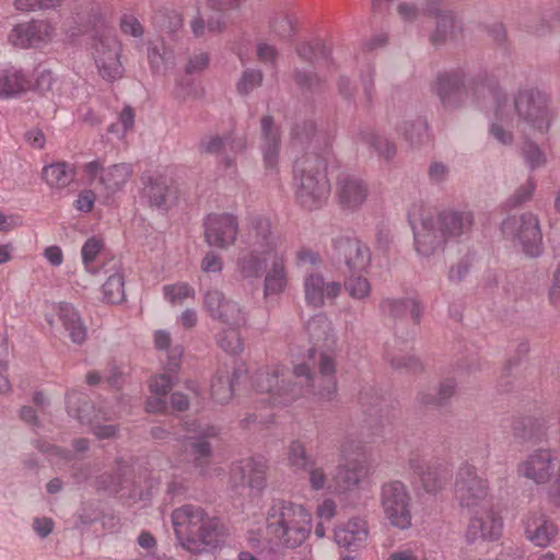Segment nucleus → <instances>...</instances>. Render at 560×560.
<instances>
[{
	"label": "nucleus",
	"mask_w": 560,
	"mask_h": 560,
	"mask_svg": "<svg viewBox=\"0 0 560 560\" xmlns=\"http://www.w3.org/2000/svg\"><path fill=\"white\" fill-rule=\"evenodd\" d=\"M549 126L548 98L538 90H522L513 101L497 95L490 135L497 140L513 138V129L544 131Z\"/></svg>",
	"instance_id": "1"
},
{
	"label": "nucleus",
	"mask_w": 560,
	"mask_h": 560,
	"mask_svg": "<svg viewBox=\"0 0 560 560\" xmlns=\"http://www.w3.org/2000/svg\"><path fill=\"white\" fill-rule=\"evenodd\" d=\"M246 242L249 250L238 256L237 271L243 279H258L268 260L284 247V241L273 230L270 218L262 214L252 215L246 224Z\"/></svg>",
	"instance_id": "2"
},
{
	"label": "nucleus",
	"mask_w": 560,
	"mask_h": 560,
	"mask_svg": "<svg viewBox=\"0 0 560 560\" xmlns=\"http://www.w3.org/2000/svg\"><path fill=\"white\" fill-rule=\"evenodd\" d=\"M265 523L271 539L287 548H296L311 535L313 516L303 504L275 499L266 511Z\"/></svg>",
	"instance_id": "3"
},
{
	"label": "nucleus",
	"mask_w": 560,
	"mask_h": 560,
	"mask_svg": "<svg viewBox=\"0 0 560 560\" xmlns=\"http://www.w3.org/2000/svg\"><path fill=\"white\" fill-rule=\"evenodd\" d=\"M172 522L182 546L194 553L217 547L224 536L220 520L197 505L186 504L174 510Z\"/></svg>",
	"instance_id": "4"
},
{
	"label": "nucleus",
	"mask_w": 560,
	"mask_h": 560,
	"mask_svg": "<svg viewBox=\"0 0 560 560\" xmlns=\"http://www.w3.org/2000/svg\"><path fill=\"white\" fill-rule=\"evenodd\" d=\"M294 197L300 207L313 211L324 207L330 195L327 162L315 152H307L294 163Z\"/></svg>",
	"instance_id": "5"
},
{
	"label": "nucleus",
	"mask_w": 560,
	"mask_h": 560,
	"mask_svg": "<svg viewBox=\"0 0 560 560\" xmlns=\"http://www.w3.org/2000/svg\"><path fill=\"white\" fill-rule=\"evenodd\" d=\"M292 376L295 382L287 377V370L283 366H267L256 373L254 385L258 392L269 394L273 405H287L307 395L308 387L313 386L311 369L306 364L295 365Z\"/></svg>",
	"instance_id": "6"
},
{
	"label": "nucleus",
	"mask_w": 560,
	"mask_h": 560,
	"mask_svg": "<svg viewBox=\"0 0 560 560\" xmlns=\"http://www.w3.org/2000/svg\"><path fill=\"white\" fill-rule=\"evenodd\" d=\"M501 231L508 240L517 243L527 256L541 254L542 236L538 219L533 213L509 215L503 220Z\"/></svg>",
	"instance_id": "7"
},
{
	"label": "nucleus",
	"mask_w": 560,
	"mask_h": 560,
	"mask_svg": "<svg viewBox=\"0 0 560 560\" xmlns=\"http://www.w3.org/2000/svg\"><path fill=\"white\" fill-rule=\"evenodd\" d=\"M381 506L393 527L401 530L411 527V495L405 483L398 480L384 483L381 488Z\"/></svg>",
	"instance_id": "8"
},
{
	"label": "nucleus",
	"mask_w": 560,
	"mask_h": 560,
	"mask_svg": "<svg viewBox=\"0 0 560 560\" xmlns=\"http://www.w3.org/2000/svg\"><path fill=\"white\" fill-rule=\"evenodd\" d=\"M121 50V43L115 34L104 33L93 38L91 56L103 80L113 82L122 77Z\"/></svg>",
	"instance_id": "9"
},
{
	"label": "nucleus",
	"mask_w": 560,
	"mask_h": 560,
	"mask_svg": "<svg viewBox=\"0 0 560 560\" xmlns=\"http://www.w3.org/2000/svg\"><path fill=\"white\" fill-rule=\"evenodd\" d=\"M454 495L460 506L468 511L491 503L487 480L482 479L469 464H463L456 472Z\"/></svg>",
	"instance_id": "10"
},
{
	"label": "nucleus",
	"mask_w": 560,
	"mask_h": 560,
	"mask_svg": "<svg viewBox=\"0 0 560 560\" xmlns=\"http://www.w3.org/2000/svg\"><path fill=\"white\" fill-rule=\"evenodd\" d=\"M349 448V443H343L340 447L341 460L330 475L329 493L331 494L341 495L355 491L366 477L364 464L348 457Z\"/></svg>",
	"instance_id": "11"
},
{
	"label": "nucleus",
	"mask_w": 560,
	"mask_h": 560,
	"mask_svg": "<svg viewBox=\"0 0 560 560\" xmlns=\"http://www.w3.org/2000/svg\"><path fill=\"white\" fill-rule=\"evenodd\" d=\"M203 308L212 319L219 320L226 327H242L247 322L245 308L218 289L206 291Z\"/></svg>",
	"instance_id": "12"
},
{
	"label": "nucleus",
	"mask_w": 560,
	"mask_h": 560,
	"mask_svg": "<svg viewBox=\"0 0 560 560\" xmlns=\"http://www.w3.org/2000/svg\"><path fill=\"white\" fill-rule=\"evenodd\" d=\"M45 319L50 328L60 324L73 343L81 345L86 339V326L78 310L68 302L51 303L45 312Z\"/></svg>",
	"instance_id": "13"
},
{
	"label": "nucleus",
	"mask_w": 560,
	"mask_h": 560,
	"mask_svg": "<svg viewBox=\"0 0 560 560\" xmlns=\"http://www.w3.org/2000/svg\"><path fill=\"white\" fill-rule=\"evenodd\" d=\"M238 235L237 218L230 213H212L205 221V241L209 246L228 249Z\"/></svg>",
	"instance_id": "14"
},
{
	"label": "nucleus",
	"mask_w": 560,
	"mask_h": 560,
	"mask_svg": "<svg viewBox=\"0 0 560 560\" xmlns=\"http://www.w3.org/2000/svg\"><path fill=\"white\" fill-rule=\"evenodd\" d=\"M556 453L550 448H538L518 463L516 472L536 485L550 481L555 472Z\"/></svg>",
	"instance_id": "15"
},
{
	"label": "nucleus",
	"mask_w": 560,
	"mask_h": 560,
	"mask_svg": "<svg viewBox=\"0 0 560 560\" xmlns=\"http://www.w3.org/2000/svg\"><path fill=\"white\" fill-rule=\"evenodd\" d=\"M471 517L467 528V537L470 541L478 539L497 540L500 538L503 529V521L492 504L479 506V509L469 510Z\"/></svg>",
	"instance_id": "16"
},
{
	"label": "nucleus",
	"mask_w": 560,
	"mask_h": 560,
	"mask_svg": "<svg viewBox=\"0 0 560 560\" xmlns=\"http://www.w3.org/2000/svg\"><path fill=\"white\" fill-rule=\"evenodd\" d=\"M369 192L366 182L355 174L341 173L336 179V199L346 211L360 210L366 202Z\"/></svg>",
	"instance_id": "17"
},
{
	"label": "nucleus",
	"mask_w": 560,
	"mask_h": 560,
	"mask_svg": "<svg viewBox=\"0 0 560 560\" xmlns=\"http://www.w3.org/2000/svg\"><path fill=\"white\" fill-rule=\"evenodd\" d=\"M56 35L55 26L45 20L18 24L9 35L10 42L19 48H38L49 44Z\"/></svg>",
	"instance_id": "18"
},
{
	"label": "nucleus",
	"mask_w": 560,
	"mask_h": 560,
	"mask_svg": "<svg viewBox=\"0 0 560 560\" xmlns=\"http://www.w3.org/2000/svg\"><path fill=\"white\" fill-rule=\"evenodd\" d=\"M409 465L423 489L429 493L442 490L451 474L450 465L440 459L425 460L416 457L410 459Z\"/></svg>",
	"instance_id": "19"
},
{
	"label": "nucleus",
	"mask_w": 560,
	"mask_h": 560,
	"mask_svg": "<svg viewBox=\"0 0 560 560\" xmlns=\"http://www.w3.org/2000/svg\"><path fill=\"white\" fill-rule=\"evenodd\" d=\"M132 173V166L126 163L114 164L104 168L98 161H92L84 166L85 177L90 182L97 178L104 189L109 192L119 191L130 179Z\"/></svg>",
	"instance_id": "20"
},
{
	"label": "nucleus",
	"mask_w": 560,
	"mask_h": 560,
	"mask_svg": "<svg viewBox=\"0 0 560 560\" xmlns=\"http://www.w3.org/2000/svg\"><path fill=\"white\" fill-rule=\"evenodd\" d=\"M433 221L446 242H456L470 231L474 214L468 210L446 209L433 217Z\"/></svg>",
	"instance_id": "21"
},
{
	"label": "nucleus",
	"mask_w": 560,
	"mask_h": 560,
	"mask_svg": "<svg viewBox=\"0 0 560 560\" xmlns=\"http://www.w3.org/2000/svg\"><path fill=\"white\" fill-rule=\"evenodd\" d=\"M558 534L557 523L542 512H530L524 520V535L536 547H548Z\"/></svg>",
	"instance_id": "22"
},
{
	"label": "nucleus",
	"mask_w": 560,
	"mask_h": 560,
	"mask_svg": "<svg viewBox=\"0 0 560 560\" xmlns=\"http://www.w3.org/2000/svg\"><path fill=\"white\" fill-rule=\"evenodd\" d=\"M142 189L141 198L145 199L151 208L164 209L173 196L171 180L155 171H147L140 177Z\"/></svg>",
	"instance_id": "23"
},
{
	"label": "nucleus",
	"mask_w": 560,
	"mask_h": 560,
	"mask_svg": "<svg viewBox=\"0 0 560 560\" xmlns=\"http://www.w3.org/2000/svg\"><path fill=\"white\" fill-rule=\"evenodd\" d=\"M335 249L345 256L346 265L353 273L368 270L371 264L370 248L359 240L340 236L332 241Z\"/></svg>",
	"instance_id": "24"
},
{
	"label": "nucleus",
	"mask_w": 560,
	"mask_h": 560,
	"mask_svg": "<svg viewBox=\"0 0 560 560\" xmlns=\"http://www.w3.org/2000/svg\"><path fill=\"white\" fill-rule=\"evenodd\" d=\"M197 432L196 436L189 439L188 447L189 454L192 457L194 466L203 476L208 475L209 468L212 464V446L209 442L210 438H217L219 430L213 425H206Z\"/></svg>",
	"instance_id": "25"
},
{
	"label": "nucleus",
	"mask_w": 560,
	"mask_h": 560,
	"mask_svg": "<svg viewBox=\"0 0 560 560\" xmlns=\"http://www.w3.org/2000/svg\"><path fill=\"white\" fill-rule=\"evenodd\" d=\"M369 534L368 522L362 517H352L336 526L334 540L339 547L355 551L366 544Z\"/></svg>",
	"instance_id": "26"
},
{
	"label": "nucleus",
	"mask_w": 560,
	"mask_h": 560,
	"mask_svg": "<svg viewBox=\"0 0 560 560\" xmlns=\"http://www.w3.org/2000/svg\"><path fill=\"white\" fill-rule=\"evenodd\" d=\"M303 288L305 301L313 307H322L325 300L336 299L341 291L339 282H326L322 275L314 272L305 276Z\"/></svg>",
	"instance_id": "27"
},
{
	"label": "nucleus",
	"mask_w": 560,
	"mask_h": 560,
	"mask_svg": "<svg viewBox=\"0 0 560 560\" xmlns=\"http://www.w3.org/2000/svg\"><path fill=\"white\" fill-rule=\"evenodd\" d=\"M266 471L267 466L264 462L247 458L233 466L231 478L235 485L261 491L266 485Z\"/></svg>",
	"instance_id": "28"
},
{
	"label": "nucleus",
	"mask_w": 560,
	"mask_h": 560,
	"mask_svg": "<svg viewBox=\"0 0 560 560\" xmlns=\"http://www.w3.org/2000/svg\"><path fill=\"white\" fill-rule=\"evenodd\" d=\"M446 243L442 233L438 230L433 217H427L421 220L418 228L415 229V246L419 255L429 257L441 249Z\"/></svg>",
	"instance_id": "29"
},
{
	"label": "nucleus",
	"mask_w": 560,
	"mask_h": 560,
	"mask_svg": "<svg viewBox=\"0 0 560 560\" xmlns=\"http://www.w3.org/2000/svg\"><path fill=\"white\" fill-rule=\"evenodd\" d=\"M33 89L32 79L14 66H0V98L9 100Z\"/></svg>",
	"instance_id": "30"
},
{
	"label": "nucleus",
	"mask_w": 560,
	"mask_h": 560,
	"mask_svg": "<svg viewBox=\"0 0 560 560\" xmlns=\"http://www.w3.org/2000/svg\"><path fill=\"white\" fill-rule=\"evenodd\" d=\"M432 89L445 107L460 105L466 95L463 78L456 73L440 74Z\"/></svg>",
	"instance_id": "31"
},
{
	"label": "nucleus",
	"mask_w": 560,
	"mask_h": 560,
	"mask_svg": "<svg viewBox=\"0 0 560 560\" xmlns=\"http://www.w3.org/2000/svg\"><path fill=\"white\" fill-rule=\"evenodd\" d=\"M284 246L271 262L270 268L266 272L264 279V296L280 295L288 285V271L285 268Z\"/></svg>",
	"instance_id": "32"
},
{
	"label": "nucleus",
	"mask_w": 560,
	"mask_h": 560,
	"mask_svg": "<svg viewBox=\"0 0 560 560\" xmlns=\"http://www.w3.org/2000/svg\"><path fill=\"white\" fill-rule=\"evenodd\" d=\"M75 176V167L66 162H55L42 170V179L54 192L67 189L74 182Z\"/></svg>",
	"instance_id": "33"
},
{
	"label": "nucleus",
	"mask_w": 560,
	"mask_h": 560,
	"mask_svg": "<svg viewBox=\"0 0 560 560\" xmlns=\"http://www.w3.org/2000/svg\"><path fill=\"white\" fill-rule=\"evenodd\" d=\"M318 372L324 382V387L322 389L316 390L315 381L316 378L311 373L313 377V386L308 387L310 392L307 394H316L326 400H330L337 387L336 382V360L332 355L327 353H322L318 361Z\"/></svg>",
	"instance_id": "34"
},
{
	"label": "nucleus",
	"mask_w": 560,
	"mask_h": 560,
	"mask_svg": "<svg viewBox=\"0 0 560 560\" xmlns=\"http://www.w3.org/2000/svg\"><path fill=\"white\" fill-rule=\"evenodd\" d=\"M235 371L228 366L220 368L211 383V396L219 404H226L233 396Z\"/></svg>",
	"instance_id": "35"
},
{
	"label": "nucleus",
	"mask_w": 560,
	"mask_h": 560,
	"mask_svg": "<svg viewBox=\"0 0 560 560\" xmlns=\"http://www.w3.org/2000/svg\"><path fill=\"white\" fill-rule=\"evenodd\" d=\"M224 27V21L221 15H210L208 9L198 10L197 14L190 21V28L196 37H203L208 34L220 33Z\"/></svg>",
	"instance_id": "36"
},
{
	"label": "nucleus",
	"mask_w": 560,
	"mask_h": 560,
	"mask_svg": "<svg viewBox=\"0 0 560 560\" xmlns=\"http://www.w3.org/2000/svg\"><path fill=\"white\" fill-rule=\"evenodd\" d=\"M457 383L454 378L443 380L435 394L421 392L418 395V401L423 406L440 407L445 405L456 393Z\"/></svg>",
	"instance_id": "37"
},
{
	"label": "nucleus",
	"mask_w": 560,
	"mask_h": 560,
	"mask_svg": "<svg viewBox=\"0 0 560 560\" xmlns=\"http://www.w3.org/2000/svg\"><path fill=\"white\" fill-rule=\"evenodd\" d=\"M460 31V25L452 12H442L438 15L436 30L431 35V40L439 44L448 38H455Z\"/></svg>",
	"instance_id": "38"
},
{
	"label": "nucleus",
	"mask_w": 560,
	"mask_h": 560,
	"mask_svg": "<svg viewBox=\"0 0 560 560\" xmlns=\"http://www.w3.org/2000/svg\"><path fill=\"white\" fill-rule=\"evenodd\" d=\"M287 462L294 471H304L313 464L305 444L299 440H294L288 445Z\"/></svg>",
	"instance_id": "39"
},
{
	"label": "nucleus",
	"mask_w": 560,
	"mask_h": 560,
	"mask_svg": "<svg viewBox=\"0 0 560 560\" xmlns=\"http://www.w3.org/2000/svg\"><path fill=\"white\" fill-rule=\"evenodd\" d=\"M103 299L107 303L117 304L125 300L124 276L116 272L108 277L102 287Z\"/></svg>",
	"instance_id": "40"
},
{
	"label": "nucleus",
	"mask_w": 560,
	"mask_h": 560,
	"mask_svg": "<svg viewBox=\"0 0 560 560\" xmlns=\"http://www.w3.org/2000/svg\"><path fill=\"white\" fill-rule=\"evenodd\" d=\"M240 328L228 327L218 334L217 341L222 350L231 354H237L243 350Z\"/></svg>",
	"instance_id": "41"
},
{
	"label": "nucleus",
	"mask_w": 560,
	"mask_h": 560,
	"mask_svg": "<svg viewBox=\"0 0 560 560\" xmlns=\"http://www.w3.org/2000/svg\"><path fill=\"white\" fill-rule=\"evenodd\" d=\"M164 298L172 305H182L187 299H194L195 290L186 282L164 285Z\"/></svg>",
	"instance_id": "42"
},
{
	"label": "nucleus",
	"mask_w": 560,
	"mask_h": 560,
	"mask_svg": "<svg viewBox=\"0 0 560 560\" xmlns=\"http://www.w3.org/2000/svg\"><path fill=\"white\" fill-rule=\"evenodd\" d=\"M306 331L315 341L325 340L331 331V323L323 314L315 315L306 323Z\"/></svg>",
	"instance_id": "43"
},
{
	"label": "nucleus",
	"mask_w": 560,
	"mask_h": 560,
	"mask_svg": "<svg viewBox=\"0 0 560 560\" xmlns=\"http://www.w3.org/2000/svg\"><path fill=\"white\" fill-rule=\"evenodd\" d=\"M346 291L357 300H363L371 293L370 281L362 276H350L345 282Z\"/></svg>",
	"instance_id": "44"
},
{
	"label": "nucleus",
	"mask_w": 560,
	"mask_h": 560,
	"mask_svg": "<svg viewBox=\"0 0 560 560\" xmlns=\"http://www.w3.org/2000/svg\"><path fill=\"white\" fill-rule=\"evenodd\" d=\"M364 150L375 156L378 161L389 162L396 153L397 148L394 142H363Z\"/></svg>",
	"instance_id": "45"
},
{
	"label": "nucleus",
	"mask_w": 560,
	"mask_h": 560,
	"mask_svg": "<svg viewBox=\"0 0 560 560\" xmlns=\"http://www.w3.org/2000/svg\"><path fill=\"white\" fill-rule=\"evenodd\" d=\"M523 155L529 168L535 170L541 167L547 162V155L536 142H525Z\"/></svg>",
	"instance_id": "46"
},
{
	"label": "nucleus",
	"mask_w": 560,
	"mask_h": 560,
	"mask_svg": "<svg viewBox=\"0 0 560 560\" xmlns=\"http://www.w3.org/2000/svg\"><path fill=\"white\" fill-rule=\"evenodd\" d=\"M308 471V483L312 490L320 491L326 490L329 492L330 476L326 469L322 466L310 465Z\"/></svg>",
	"instance_id": "47"
},
{
	"label": "nucleus",
	"mask_w": 560,
	"mask_h": 560,
	"mask_svg": "<svg viewBox=\"0 0 560 560\" xmlns=\"http://www.w3.org/2000/svg\"><path fill=\"white\" fill-rule=\"evenodd\" d=\"M102 248H103V243L101 240H98L96 237L88 238L82 246V249H81L82 260L85 266V269L91 273L95 272L94 269L91 267V264L95 260V258L97 257V255L100 254Z\"/></svg>",
	"instance_id": "48"
},
{
	"label": "nucleus",
	"mask_w": 560,
	"mask_h": 560,
	"mask_svg": "<svg viewBox=\"0 0 560 560\" xmlns=\"http://www.w3.org/2000/svg\"><path fill=\"white\" fill-rule=\"evenodd\" d=\"M262 81V73L258 70H246L237 83V90L242 94H247L258 88Z\"/></svg>",
	"instance_id": "49"
},
{
	"label": "nucleus",
	"mask_w": 560,
	"mask_h": 560,
	"mask_svg": "<svg viewBox=\"0 0 560 560\" xmlns=\"http://www.w3.org/2000/svg\"><path fill=\"white\" fill-rule=\"evenodd\" d=\"M535 183L532 178H528L523 185H521L515 192L509 198L508 203L511 207H518L530 200L535 190Z\"/></svg>",
	"instance_id": "50"
},
{
	"label": "nucleus",
	"mask_w": 560,
	"mask_h": 560,
	"mask_svg": "<svg viewBox=\"0 0 560 560\" xmlns=\"http://www.w3.org/2000/svg\"><path fill=\"white\" fill-rule=\"evenodd\" d=\"M135 122V112L130 106H125L119 114L118 124L110 126V132H115L117 136H125V132L132 128Z\"/></svg>",
	"instance_id": "51"
},
{
	"label": "nucleus",
	"mask_w": 560,
	"mask_h": 560,
	"mask_svg": "<svg viewBox=\"0 0 560 560\" xmlns=\"http://www.w3.org/2000/svg\"><path fill=\"white\" fill-rule=\"evenodd\" d=\"M61 0H14L15 9L31 12L42 9H50L59 5Z\"/></svg>",
	"instance_id": "52"
},
{
	"label": "nucleus",
	"mask_w": 560,
	"mask_h": 560,
	"mask_svg": "<svg viewBox=\"0 0 560 560\" xmlns=\"http://www.w3.org/2000/svg\"><path fill=\"white\" fill-rule=\"evenodd\" d=\"M173 386V381L167 374L154 375L150 378L149 388L155 396H166Z\"/></svg>",
	"instance_id": "53"
},
{
	"label": "nucleus",
	"mask_w": 560,
	"mask_h": 560,
	"mask_svg": "<svg viewBox=\"0 0 560 560\" xmlns=\"http://www.w3.org/2000/svg\"><path fill=\"white\" fill-rule=\"evenodd\" d=\"M200 269L206 273H219L223 269V259L220 254L210 250L206 253L201 262Z\"/></svg>",
	"instance_id": "54"
},
{
	"label": "nucleus",
	"mask_w": 560,
	"mask_h": 560,
	"mask_svg": "<svg viewBox=\"0 0 560 560\" xmlns=\"http://www.w3.org/2000/svg\"><path fill=\"white\" fill-rule=\"evenodd\" d=\"M120 30L124 34L133 37H141L143 35V27L138 19L132 14H124L120 19Z\"/></svg>",
	"instance_id": "55"
},
{
	"label": "nucleus",
	"mask_w": 560,
	"mask_h": 560,
	"mask_svg": "<svg viewBox=\"0 0 560 560\" xmlns=\"http://www.w3.org/2000/svg\"><path fill=\"white\" fill-rule=\"evenodd\" d=\"M381 306L394 317H402L407 314L405 299H386L382 302Z\"/></svg>",
	"instance_id": "56"
},
{
	"label": "nucleus",
	"mask_w": 560,
	"mask_h": 560,
	"mask_svg": "<svg viewBox=\"0 0 560 560\" xmlns=\"http://www.w3.org/2000/svg\"><path fill=\"white\" fill-rule=\"evenodd\" d=\"M260 127L261 136L266 138V140H278L280 137H282L279 128L275 125L273 118L269 115H266L261 118Z\"/></svg>",
	"instance_id": "57"
},
{
	"label": "nucleus",
	"mask_w": 560,
	"mask_h": 560,
	"mask_svg": "<svg viewBox=\"0 0 560 560\" xmlns=\"http://www.w3.org/2000/svg\"><path fill=\"white\" fill-rule=\"evenodd\" d=\"M95 199L96 196L93 190H82L74 201V208L81 212H90L94 207Z\"/></svg>",
	"instance_id": "58"
},
{
	"label": "nucleus",
	"mask_w": 560,
	"mask_h": 560,
	"mask_svg": "<svg viewBox=\"0 0 560 560\" xmlns=\"http://www.w3.org/2000/svg\"><path fill=\"white\" fill-rule=\"evenodd\" d=\"M279 152L280 148L278 142L265 143L262 147V154L266 167L272 170L277 166Z\"/></svg>",
	"instance_id": "59"
},
{
	"label": "nucleus",
	"mask_w": 560,
	"mask_h": 560,
	"mask_svg": "<svg viewBox=\"0 0 560 560\" xmlns=\"http://www.w3.org/2000/svg\"><path fill=\"white\" fill-rule=\"evenodd\" d=\"M209 65V56L207 52H198L192 55L187 63V73H195L205 70Z\"/></svg>",
	"instance_id": "60"
},
{
	"label": "nucleus",
	"mask_w": 560,
	"mask_h": 560,
	"mask_svg": "<svg viewBox=\"0 0 560 560\" xmlns=\"http://www.w3.org/2000/svg\"><path fill=\"white\" fill-rule=\"evenodd\" d=\"M429 178L433 184H441L446 180L448 168L440 162H433L428 171Z\"/></svg>",
	"instance_id": "61"
},
{
	"label": "nucleus",
	"mask_w": 560,
	"mask_h": 560,
	"mask_svg": "<svg viewBox=\"0 0 560 560\" xmlns=\"http://www.w3.org/2000/svg\"><path fill=\"white\" fill-rule=\"evenodd\" d=\"M54 82L55 78L52 72L50 70H44L38 74L36 83H33V88H35L39 93L45 94L52 89Z\"/></svg>",
	"instance_id": "62"
},
{
	"label": "nucleus",
	"mask_w": 560,
	"mask_h": 560,
	"mask_svg": "<svg viewBox=\"0 0 560 560\" xmlns=\"http://www.w3.org/2000/svg\"><path fill=\"white\" fill-rule=\"evenodd\" d=\"M277 50L273 46L260 43L257 46V57L265 65H275L277 59Z\"/></svg>",
	"instance_id": "63"
},
{
	"label": "nucleus",
	"mask_w": 560,
	"mask_h": 560,
	"mask_svg": "<svg viewBox=\"0 0 560 560\" xmlns=\"http://www.w3.org/2000/svg\"><path fill=\"white\" fill-rule=\"evenodd\" d=\"M549 301L551 305L560 310V264L558 265L549 290Z\"/></svg>",
	"instance_id": "64"
}]
</instances>
